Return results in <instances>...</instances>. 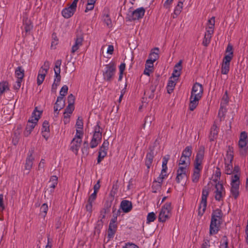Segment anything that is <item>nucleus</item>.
<instances>
[{
	"label": "nucleus",
	"instance_id": "1",
	"mask_svg": "<svg viewBox=\"0 0 248 248\" xmlns=\"http://www.w3.org/2000/svg\"><path fill=\"white\" fill-rule=\"evenodd\" d=\"M205 148L203 146L199 147L194 162V171L192 176V182L197 183L200 177V173L202 169V162L204 159Z\"/></svg>",
	"mask_w": 248,
	"mask_h": 248
},
{
	"label": "nucleus",
	"instance_id": "2",
	"mask_svg": "<svg viewBox=\"0 0 248 248\" xmlns=\"http://www.w3.org/2000/svg\"><path fill=\"white\" fill-rule=\"evenodd\" d=\"M203 89L202 84L195 83L192 88L189 98V109L193 111L199 104V101L203 94Z\"/></svg>",
	"mask_w": 248,
	"mask_h": 248
},
{
	"label": "nucleus",
	"instance_id": "3",
	"mask_svg": "<svg viewBox=\"0 0 248 248\" xmlns=\"http://www.w3.org/2000/svg\"><path fill=\"white\" fill-rule=\"evenodd\" d=\"M222 217L223 213L221 210L217 209L213 211L209 227L210 235L217 233L222 222Z\"/></svg>",
	"mask_w": 248,
	"mask_h": 248
},
{
	"label": "nucleus",
	"instance_id": "4",
	"mask_svg": "<svg viewBox=\"0 0 248 248\" xmlns=\"http://www.w3.org/2000/svg\"><path fill=\"white\" fill-rule=\"evenodd\" d=\"M169 159L170 156L168 155L164 156L163 158L162 164V169L161 170V173L160 174L159 177L157 178V180H155L153 183L152 188L153 192L154 193H156L158 190H159L161 188L163 180L167 176V163Z\"/></svg>",
	"mask_w": 248,
	"mask_h": 248
},
{
	"label": "nucleus",
	"instance_id": "5",
	"mask_svg": "<svg viewBox=\"0 0 248 248\" xmlns=\"http://www.w3.org/2000/svg\"><path fill=\"white\" fill-rule=\"evenodd\" d=\"M42 113V110H38L37 107L35 108L33 112L32 113L31 116L28 121V124L24 132V135L26 137H28L30 135L31 131L37 124L39 119L40 118Z\"/></svg>",
	"mask_w": 248,
	"mask_h": 248
},
{
	"label": "nucleus",
	"instance_id": "6",
	"mask_svg": "<svg viewBox=\"0 0 248 248\" xmlns=\"http://www.w3.org/2000/svg\"><path fill=\"white\" fill-rule=\"evenodd\" d=\"M215 18L213 16L209 19L205 27V32L202 41V45L207 46L210 43L212 36L214 31Z\"/></svg>",
	"mask_w": 248,
	"mask_h": 248
},
{
	"label": "nucleus",
	"instance_id": "7",
	"mask_svg": "<svg viewBox=\"0 0 248 248\" xmlns=\"http://www.w3.org/2000/svg\"><path fill=\"white\" fill-rule=\"evenodd\" d=\"M83 136V132H81L80 130H77L76 135L71 142L70 149L76 155L78 154V150L82 143Z\"/></svg>",
	"mask_w": 248,
	"mask_h": 248
},
{
	"label": "nucleus",
	"instance_id": "8",
	"mask_svg": "<svg viewBox=\"0 0 248 248\" xmlns=\"http://www.w3.org/2000/svg\"><path fill=\"white\" fill-rule=\"evenodd\" d=\"M116 72V65L114 62H111L105 65L104 70L103 71V76L104 80L111 81Z\"/></svg>",
	"mask_w": 248,
	"mask_h": 248
},
{
	"label": "nucleus",
	"instance_id": "9",
	"mask_svg": "<svg viewBox=\"0 0 248 248\" xmlns=\"http://www.w3.org/2000/svg\"><path fill=\"white\" fill-rule=\"evenodd\" d=\"M239 176L238 174H234L231 177V194L232 197L236 199L239 195Z\"/></svg>",
	"mask_w": 248,
	"mask_h": 248
},
{
	"label": "nucleus",
	"instance_id": "10",
	"mask_svg": "<svg viewBox=\"0 0 248 248\" xmlns=\"http://www.w3.org/2000/svg\"><path fill=\"white\" fill-rule=\"evenodd\" d=\"M172 207L170 202L165 203L161 208L158 219L160 222H165L171 216Z\"/></svg>",
	"mask_w": 248,
	"mask_h": 248
},
{
	"label": "nucleus",
	"instance_id": "11",
	"mask_svg": "<svg viewBox=\"0 0 248 248\" xmlns=\"http://www.w3.org/2000/svg\"><path fill=\"white\" fill-rule=\"evenodd\" d=\"M226 191L222 184L218 182L215 186L214 196L216 201L222 202L225 197Z\"/></svg>",
	"mask_w": 248,
	"mask_h": 248
},
{
	"label": "nucleus",
	"instance_id": "12",
	"mask_svg": "<svg viewBox=\"0 0 248 248\" xmlns=\"http://www.w3.org/2000/svg\"><path fill=\"white\" fill-rule=\"evenodd\" d=\"M50 62L48 61L45 62L43 65L40 68L38 72L37 78V83L38 85H40L43 82L46 75L50 67Z\"/></svg>",
	"mask_w": 248,
	"mask_h": 248
},
{
	"label": "nucleus",
	"instance_id": "13",
	"mask_svg": "<svg viewBox=\"0 0 248 248\" xmlns=\"http://www.w3.org/2000/svg\"><path fill=\"white\" fill-rule=\"evenodd\" d=\"M189 174V169L186 167H178L177 170L176 180L177 183L186 181Z\"/></svg>",
	"mask_w": 248,
	"mask_h": 248
},
{
	"label": "nucleus",
	"instance_id": "14",
	"mask_svg": "<svg viewBox=\"0 0 248 248\" xmlns=\"http://www.w3.org/2000/svg\"><path fill=\"white\" fill-rule=\"evenodd\" d=\"M209 195V190L204 188L202 191V199L199 206V213L202 215L205 211L207 205V198Z\"/></svg>",
	"mask_w": 248,
	"mask_h": 248
},
{
	"label": "nucleus",
	"instance_id": "15",
	"mask_svg": "<svg viewBox=\"0 0 248 248\" xmlns=\"http://www.w3.org/2000/svg\"><path fill=\"white\" fill-rule=\"evenodd\" d=\"M61 64V60H57L55 63V66L54 68V71L55 73V78L54 82H56L57 83H60L61 79V77L60 75Z\"/></svg>",
	"mask_w": 248,
	"mask_h": 248
},
{
	"label": "nucleus",
	"instance_id": "16",
	"mask_svg": "<svg viewBox=\"0 0 248 248\" xmlns=\"http://www.w3.org/2000/svg\"><path fill=\"white\" fill-rule=\"evenodd\" d=\"M83 37L82 35L77 36L75 39L74 44L72 46L71 53L75 54L76 52L83 45Z\"/></svg>",
	"mask_w": 248,
	"mask_h": 248
},
{
	"label": "nucleus",
	"instance_id": "17",
	"mask_svg": "<svg viewBox=\"0 0 248 248\" xmlns=\"http://www.w3.org/2000/svg\"><path fill=\"white\" fill-rule=\"evenodd\" d=\"M231 60L229 56H225L221 66V73L227 74L230 70V64Z\"/></svg>",
	"mask_w": 248,
	"mask_h": 248
},
{
	"label": "nucleus",
	"instance_id": "18",
	"mask_svg": "<svg viewBox=\"0 0 248 248\" xmlns=\"http://www.w3.org/2000/svg\"><path fill=\"white\" fill-rule=\"evenodd\" d=\"M145 12V10L143 7L137 8L132 13L131 19L135 20L142 18Z\"/></svg>",
	"mask_w": 248,
	"mask_h": 248
},
{
	"label": "nucleus",
	"instance_id": "19",
	"mask_svg": "<svg viewBox=\"0 0 248 248\" xmlns=\"http://www.w3.org/2000/svg\"><path fill=\"white\" fill-rule=\"evenodd\" d=\"M76 8L72 7V5H70L68 7L63 9L62 12V16L66 18L71 17L75 13Z\"/></svg>",
	"mask_w": 248,
	"mask_h": 248
},
{
	"label": "nucleus",
	"instance_id": "20",
	"mask_svg": "<svg viewBox=\"0 0 248 248\" xmlns=\"http://www.w3.org/2000/svg\"><path fill=\"white\" fill-rule=\"evenodd\" d=\"M159 49L158 47H155L151 51L149 55V58L147 60H149L150 62L154 63L156 60L159 59Z\"/></svg>",
	"mask_w": 248,
	"mask_h": 248
},
{
	"label": "nucleus",
	"instance_id": "21",
	"mask_svg": "<svg viewBox=\"0 0 248 248\" xmlns=\"http://www.w3.org/2000/svg\"><path fill=\"white\" fill-rule=\"evenodd\" d=\"M64 105L65 103L63 97L62 96H58L54 107V112L57 113L58 114V112H57V111L61 110L64 107Z\"/></svg>",
	"mask_w": 248,
	"mask_h": 248
},
{
	"label": "nucleus",
	"instance_id": "22",
	"mask_svg": "<svg viewBox=\"0 0 248 248\" xmlns=\"http://www.w3.org/2000/svg\"><path fill=\"white\" fill-rule=\"evenodd\" d=\"M182 61L180 60L174 66V68L170 78L178 79L179 77L181 75L182 70Z\"/></svg>",
	"mask_w": 248,
	"mask_h": 248
},
{
	"label": "nucleus",
	"instance_id": "23",
	"mask_svg": "<svg viewBox=\"0 0 248 248\" xmlns=\"http://www.w3.org/2000/svg\"><path fill=\"white\" fill-rule=\"evenodd\" d=\"M49 123L45 121L43 123L42 128V134L43 137L46 139V140H47L49 137Z\"/></svg>",
	"mask_w": 248,
	"mask_h": 248
},
{
	"label": "nucleus",
	"instance_id": "24",
	"mask_svg": "<svg viewBox=\"0 0 248 248\" xmlns=\"http://www.w3.org/2000/svg\"><path fill=\"white\" fill-rule=\"evenodd\" d=\"M121 207L124 213L130 212L132 208V204L131 202L127 200L123 201L121 203Z\"/></svg>",
	"mask_w": 248,
	"mask_h": 248
},
{
	"label": "nucleus",
	"instance_id": "25",
	"mask_svg": "<svg viewBox=\"0 0 248 248\" xmlns=\"http://www.w3.org/2000/svg\"><path fill=\"white\" fill-rule=\"evenodd\" d=\"M102 136L93 134L92 140L90 142V147L94 148L101 142Z\"/></svg>",
	"mask_w": 248,
	"mask_h": 248
},
{
	"label": "nucleus",
	"instance_id": "26",
	"mask_svg": "<svg viewBox=\"0 0 248 248\" xmlns=\"http://www.w3.org/2000/svg\"><path fill=\"white\" fill-rule=\"evenodd\" d=\"M218 133V128L216 124H214L210 130L209 138L210 141L214 140L217 137Z\"/></svg>",
	"mask_w": 248,
	"mask_h": 248
},
{
	"label": "nucleus",
	"instance_id": "27",
	"mask_svg": "<svg viewBox=\"0 0 248 248\" xmlns=\"http://www.w3.org/2000/svg\"><path fill=\"white\" fill-rule=\"evenodd\" d=\"M154 63L150 62L149 60H146L144 74L149 76L150 74L153 72Z\"/></svg>",
	"mask_w": 248,
	"mask_h": 248
},
{
	"label": "nucleus",
	"instance_id": "28",
	"mask_svg": "<svg viewBox=\"0 0 248 248\" xmlns=\"http://www.w3.org/2000/svg\"><path fill=\"white\" fill-rule=\"evenodd\" d=\"M190 159L181 155L178 163V167H186L189 169Z\"/></svg>",
	"mask_w": 248,
	"mask_h": 248
},
{
	"label": "nucleus",
	"instance_id": "29",
	"mask_svg": "<svg viewBox=\"0 0 248 248\" xmlns=\"http://www.w3.org/2000/svg\"><path fill=\"white\" fill-rule=\"evenodd\" d=\"M154 157V153L153 151L147 154L145 159V165L148 169H149L152 164L153 160Z\"/></svg>",
	"mask_w": 248,
	"mask_h": 248
},
{
	"label": "nucleus",
	"instance_id": "30",
	"mask_svg": "<svg viewBox=\"0 0 248 248\" xmlns=\"http://www.w3.org/2000/svg\"><path fill=\"white\" fill-rule=\"evenodd\" d=\"M177 80L172 78H170L167 87V92L169 93H170L173 91Z\"/></svg>",
	"mask_w": 248,
	"mask_h": 248
},
{
	"label": "nucleus",
	"instance_id": "31",
	"mask_svg": "<svg viewBox=\"0 0 248 248\" xmlns=\"http://www.w3.org/2000/svg\"><path fill=\"white\" fill-rule=\"evenodd\" d=\"M34 157H33L32 154L29 155L27 157L25 164V169L30 170L33 165V162L34 161Z\"/></svg>",
	"mask_w": 248,
	"mask_h": 248
},
{
	"label": "nucleus",
	"instance_id": "32",
	"mask_svg": "<svg viewBox=\"0 0 248 248\" xmlns=\"http://www.w3.org/2000/svg\"><path fill=\"white\" fill-rule=\"evenodd\" d=\"M183 7V2L180 1L178 2L177 6L175 7L172 16L173 18H176L181 12Z\"/></svg>",
	"mask_w": 248,
	"mask_h": 248
},
{
	"label": "nucleus",
	"instance_id": "33",
	"mask_svg": "<svg viewBox=\"0 0 248 248\" xmlns=\"http://www.w3.org/2000/svg\"><path fill=\"white\" fill-rule=\"evenodd\" d=\"M247 141H243V140H239L238 146L240 149V152L241 155H245L248 149Z\"/></svg>",
	"mask_w": 248,
	"mask_h": 248
},
{
	"label": "nucleus",
	"instance_id": "34",
	"mask_svg": "<svg viewBox=\"0 0 248 248\" xmlns=\"http://www.w3.org/2000/svg\"><path fill=\"white\" fill-rule=\"evenodd\" d=\"M15 76L17 79L22 80L24 77V70L21 66L17 67L15 70Z\"/></svg>",
	"mask_w": 248,
	"mask_h": 248
},
{
	"label": "nucleus",
	"instance_id": "35",
	"mask_svg": "<svg viewBox=\"0 0 248 248\" xmlns=\"http://www.w3.org/2000/svg\"><path fill=\"white\" fill-rule=\"evenodd\" d=\"M50 192H53L54 189L58 184V177L56 176H52L49 180Z\"/></svg>",
	"mask_w": 248,
	"mask_h": 248
},
{
	"label": "nucleus",
	"instance_id": "36",
	"mask_svg": "<svg viewBox=\"0 0 248 248\" xmlns=\"http://www.w3.org/2000/svg\"><path fill=\"white\" fill-rule=\"evenodd\" d=\"M192 152V148L191 146H186L185 149L183 150L182 155L187 157V158H190Z\"/></svg>",
	"mask_w": 248,
	"mask_h": 248
},
{
	"label": "nucleus",
	"instance_id": "37",
	"mask_svg": "<svg viewBox=\"0 0 248 248\" xmlns=\"http://www.w3.org/2000/svg\"><path fill=\"white\" fill-rule=\"evenodd\" d=\"M9 90V87L8 82L6 81L0 82V96Z\"/></svg>",
	"mask_w": 248,
	"mask_h": 248
},
{
	"label": "nucleus",
	"instance_id": "38",
	"mask_svg": "<svg viewBox=\"0 0 248 248\" xmlns=\"http://www.w3.org/2000/svg\"><path fill=\"white\" fill-rule=\"evenodd\" d=\"M233 158V152L231 150V148H229V150L227 151L226 157L225 158V163H232V161Z\"/></svg>",
	"mask_w": 248,
	"mask_h": 248
},
{
	"label": "nucleus",
	"instance_id": "39",
	"mask_svg": "<svg viewBox=\"0 0 248 248\" xmlns=\"http://www.w3.org/2000/svg\"><path fill=\"white\" fill-rule=\"evenodd\" d=\"M117 229V225H113L111 224L109 225L108 230V237L111 238L113 237Z\"/></svg>",
	"mask_w": 248,
	"mask_h": 248
},
{
	"label": "nucleus",
	"instance_id": "40",
	"mask_svg": "<svg viewBox=\"0 0 248 248\" xmlns=\"http://www.w3.org/2000/svg\"><path fill=\"white\" fill-rule=\"evenodd\" d=\"M96 1V0H87V3L85 12L87 13L89 11L93 10L94 6V3Z\"/></svg>",
	"mask_w": 248,
	"mask_h": 248
},
{
	"label": "nucleus",
	"instance_id": "41",
	"mask_svg": "<svg viewBox=\"0 0 248 248\" xmlns=\"http://www.w3.org/2000/svg\"><path fill=\"white\" fill-rule=\"evenodd\" d=\"M228 239L226 236H223L219 246V248H229L228 247Z\"/></svg>",
	"mask_w": 248,
	"mask_h": 248
},
{
	"label": "nucleus",
	"instance_id": "42",
	"mask_svg": "<svg viewBox=\"0 0 248 248\" xmlns=\"http://www.w3.org/2000/svg\"><path fill=\"white\" fill-rule=\"evenodd\" d=\"M233 171L232 163H225V172L227 174H231Z\"/></svg>",
	"mask_w": 248,
	"mask_h": 248
},
{
	"label": "nucleus",
	"instance_id": "43",
	"mask_svg": "<svg viewBox=\"0 0 248 248\" xmlns=\"http://www.w3.org/2000/svg\"><path fill=\"white\" fill-rule=\"evenodd\" d=\"M102 128L100 126V122H97L93 128V134L102 136Z\"/></svg>",
	"mask_w": 248,
	"mask_h": 248
},
{
	"label": "nucleus",
	"instance_id": "44",
	"mask_svg": "<svg viewBox=\"0 0 248 248\" xmlns=\"http://www.w3.org/2000/svg\"><path fill=\"white\" fill-rule=\"evenodd\" d=\"M107 151L102 149H99V154L97 159V163H99L105 156L107 155Z\"/></svg>",
	"mask_w": 248,
	"mask_h": 248
},
{
	"label": "nucleus",
	"instance_id": "45",
	"mask_svg": "<svg viewBox=\"0 0 248 248\" xmlns=\"http://www.w3.org/2000/svg\"><path fill=\"white\" fill-rule=\"evenodd\" d=\"M81 151L82 152L83 155L84 156H87L89 154V147L87 141H85L84 142L83 147L81 149Z\"/></svg>",
	"mask_w": 248,
	"mask_h": 248
},
{
	"label": "nucleus",
	"instance_id": "46",
	"mask_svg": "<svg viewBox=\"0 0 248 248\" xmlns=\"http://www.w3.org/2000/svg\"><path fill=\"white\" fill-rule=\"evenodd\" d=\"M156 218V216L154 212L149 213L147 216V223L153 222Z\"/></svg>",
	"mask_w": 248,
	"mask_h": 248
},
{
	"label": "nucleus",
	"instance_id": "47",
	"mask_svg": "<svg viewBox=\"0 0 248 248\" xmlns=\"http://www.w3.org/2000/svg\"><path fill=\"white\" fill-rule=\"evenodd\" d=\"M24 30L26 33L30 32L32 28V26L30 21H26V22L24 23Z\"/></svg>",
	"mask_w": 248,
	"mask_h": 248
},
{
	"label": "nucleus",
	"instance_id": "48",
	"mask_svg": "<svg viewBox=\"0 0 248 248\" xmlns=\"http://www.w3.org/2000/svg\"><path fill=\"white\" fill-rule=\"evenodd\" d=\"M76 126L77 128V130H80L81 132H83V122L81 119L78 118L76 122Z\"/></svg>",
	"mask_w": 248,
	"mask_h": 248
},
{
	"label": "nucleus",
	"instance_id": "49",
	"mask_svg": "<svg viewBox=\"0 0 248 248\" xmlns=\"http://www.w3.org/2000/svg\"><path fill=\"white\" fill-rule=\"evenodd\" d=\"M226 52L229 53L228 54L226 55L225 56H229L230 57V60L232 59L233 52H232V46L230 44H229L226 49Z\"/></svg>",
	"mask_w": 248,
	"mask_h": 248
},
{
	"label": "nucleus",
	"instance_id": "50",
	"mask_svg": "<svg viewBox=\"0 0 248 248\" xmlns=\"http://www.w3.org/2000/svg\"><path fill=\"white\" fill-rule=\"evenodd\" d=\"M68 87L67 85H64L61 88L60 92V96H62L63 97L64 96H65L68 92Z\"/></svg>",
	"mask_w": 248,
	"mask_h": 248
},
{
	"label": "nucleus",
	"instance_id": "51",
	"mask_svg": "<svg viewBox=\"0 0 248 248\" xmlns=\"http://www.w3.org/2000/svg\"><path fill=\"white\" fill-rule=\"evenodd\" d=\"M45 163L46 162L45 159H42L38 164L37 169L38 170L44 171Z\"/></svg>",
	"mask_w": 248,
	"mask_h": 248
},
{
	"label": "nucleus",
	"instance_id": "52",
	"mask_svg": "<svg viewBox=\"0 0 248 248\" xmlns=\"http://www.w3.org/2000/svg\"><path fill=\"white\" fill-rule=\"evenodd\" d=\"M48 210V206L46 203H44L41 207L40 211L41 213H43L44 214L43 216L45 217L46 215L47 212Z\"/></svg>",
	"mask_w": 248,
	"mask_h": 248
},
{
	"label": "nucleus",
	"instance_id": "53",
	"mask_svg": "<svg viewBox=\"0 0 248 248\" xmlns=\"http://www.w3.org/2000/svg\"><path fill=\"white\" fill-rule=\"evenodd\" d=\"M68 105H74L75 98L72 94H70L68 96Z\"/></svg>",
	"mask_w": 248,
	"mask_h": 248
},
{
	"label": "nucleus",
	"instance_id": "54",
	"mask_svg": "<svg viewBox=\"0 0 248 248\" xmlns=\"http://www.w3.org/2000/svg\"><path fill=\"white\" fill-rule=\"evenodd\" d=\"M103 20L107 26H109L111 23V21L108 15H104L103 16Z\"/></svg>",
	"mask_w": 248,
	"mask_h": 248
},
{
	"label": "nucleus",
	"instance_id": "55",
	"mask_svg": "<svg viewBox=\"0 0 248 248\" xmlns=\"http://www.w3.org/2000/svg\"><path fill=\"white\" fill-rule=\"evenodd\" d=\"M74 109V105H68L65 110V112L71 114Z\"/></svg>",
	"mask_w": 248,
	"mask_h": 248
},
{
	"label": "nucleus",
	"instance_id": "56",
	"mask_svg": "<svg viewBox=\"0 0 248 248\" xmlns=\"http://www.w3.org/2000/svg\"><path fill=\"white\" fill-rule=\"evenodd\" d=\"M247 133L245 131L242 132L240 135L239 140L247 141Z\"/></svg>",
	"mask_w": 248,
	"mask_h": 248
},
{
	"label": "nucleus",
	"instance_id": "57",
	"mask_svg": "<svg viewBox=\"0 0 248 248\" xmlns=\"http://www.w3.org/2000/svg\"><path fill=\"white\" fill-rule=\"evenodd\" d=\"M122 248H139L138 246L136 245L131 243H127L125 244V245Z\"/></svg>",
	"mask_w": 248,
	"mask_h": 248
},
{
	"label": "nucleus",
	"instance_id": "58",
	"mask_svg": "<svg viewBox=\"0 0 248 248\" xmlns=\"http://www.w3.org/2000/svg\"><path fill=\"white\" fill-rule=\"evenodd\" d=\"M96 195H97V193H96L95 192H93V193H92L89 197L88 202H89L93 203V202L94 201V200L96 198Z\"/></svg>",
	"mask_w": 248,
	"mask_h": 248
},
{
	"label": "nucleus",
	"instance_id": "59",
	"mask_svg": "<svg viewBox=\"0 0 248 248\" xmlns=\"http://www.w3.org/2000/svg\"><path fill=\"white\" fill-rule=\"evenodd\" d=\"M5 208L3 203V195L0 194V211H2Z\"/></svg>",
	"mask_w": 248,
	"mask_h": 248
},
{
	"label": "nucleus",
	"instance_id": "60",
	"mask_svg": "<svg viewBox=\"0 0 248 248\" xmlns=\"http://www.w3.org/2000/svg\"><path fill=\"white\" fill-rule=\"evenodd\" d=\"M22 80L17 79L15 84L14 85V88L16 90H18L21 87V84Z\"/></svg>",
	"mask_w": 248,
	"mask_h": 248
},
{
	"label": "nucleus",
	"instance_id": "61",
	"mask_svg": "<svg viewBox=\"0 0 248 248\" xmlns=\"http://www.w3.org/2000/svg\"><path fill=\"white\" fill-rule=\"evenodd\" d=\"M92 208H93V203L89 202H88L87 204L86 205V211L89 212L91 214L92 212Z\"/></svg>",
	"mask_w": 248,
	"mask_h": 248
},
{
	"label": "nucleus",
	"instance_id": "62",
	"mask_svg": "<svg viewBox=\"0 0 248 248\" xmlns=\"http://www.w3.org/2000/svg\"><path fill=\"white\" fill-rule=\"evenodd\" d=\"M173 0H166L164 3V7L166 9H170Z\"/></svg>",
	"mask_w": 248,
	"mask_h": 248
},
{
	"label": "nucleus",
	"instance_id": "63",
	"mask_svg": "<svg viewBox=\"0 0 248 248\" xmlns=\"http://www.w3.org/2000/svg\"><path fill=\"white\" fill-rule=\"evenodd\" d=\"M154 120V117L150 116H147L145 119V122L144 124H151L152 121Z\"/></svg>",
	"mask_w": 248,
	"mask_h": 248
},
{
	"label": "nucleus",
	"instance_id": "64",
	"mask_svg": "<svg viewBox=\"0 0 248 248\" xmlns=\"http://www.w3.org/2000/svg\"><path fill=\"white\" fill-rule=\"evenodd\" d=\"M108 146V142L107 140H105L104 141L103 144L102 145V146L100 149L107 151Z\"/></svg>",
	"mask_w": 248,
	"mask_h": 248
}]
</instances>
